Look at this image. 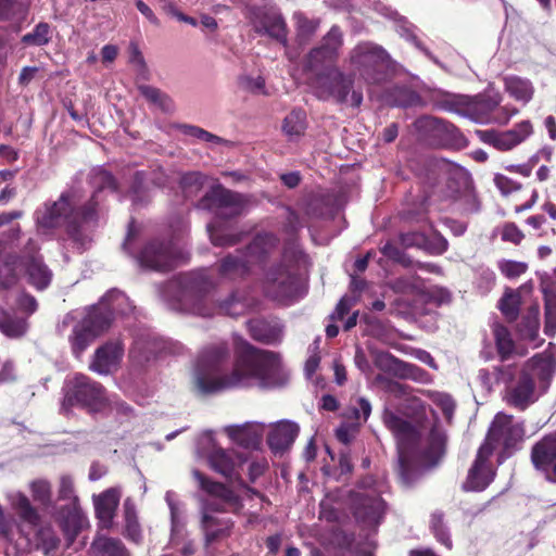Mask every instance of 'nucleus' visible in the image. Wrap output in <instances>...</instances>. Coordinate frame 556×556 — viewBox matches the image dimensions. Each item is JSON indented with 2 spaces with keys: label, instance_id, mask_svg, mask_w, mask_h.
<instances>
[{
  "label": "nucleus",
  "instance_id": "obj_1",
  "mask_svg": "<svg viewBox=\"0 0 556 556\" xmlns=\"http://www.w3.org/2000/svg\"><path fill=\"white\" fill-rule=\"evenodd\" d=\"M226 342L206 346L198 357L193 372L197 389L203 394L229 389L260 388L269 390L287 383L289 375L278 353L260 350L242 338L236 339L235 363L231 371L222 374L220 366L229 357Z\"/></svg>",
  "mask_w": 556,
  "mask_h": 556
},
{
  "label": "nucleus",
  "instance_id": "obj_2",
  "mask_svg": "<svg viewBox=\"0 0 556 556\" xmlns=\"http://www.w3.org/2000/svg\"><path fill=\"white\" fill-rule=\"evenodd\" d=\"M90 182L94 188V193L87 204L79 207V201L75 193H63L58 201L37 212L38 226L43 229L64 226L79 248L86 249L91 241L90 228L96 220L99 193L105 189L111 191L116 189L113 176L103 168L92 170Z\"/></svg>",
  "mask_w": 556,
  "mask_h": 556
},
{
  "label": "nucleus",
  "instance_id": "obj_3",
  "mask_svg": "<svg viewBox=\"0 0 556 556\" xmlns=\"http://www.w3.org/2000/svg\"><path fill=\"white\" fill-rule=\"evenodd\" d=\"M214 286L207 271L201 269L174 278L166 285L165 293L173 294L179 309L201 317H213L219 314L237 317L250 308L251 302L240 291L231 292L218 303L212 302L208 293Z\"/></svg>",
  "mask_w": 556,
  "mask_h": 556
},
{
  "label": "nucleus",
  "instance_id": "obj_4",
  "mask_svg": "<svg viewBox=\"0 0 556 556\" xmlns=\"http://www.w3.org/2000/svg\"><path fill=\"white\" fill-rule=\"evenodd\" d=\"M383 422L397 441L399 475L405 484L412 482L409 477V458L413 453H420L430 463H435L444 453L445 434L430 422L429 428L416 429L410 422L390 410L383 414Z\"/></svg>",
  "mask_w": 556,
  "mask_h": 556
},
{
  "label": "nucleus",
  "instance_id": "obj_5",
  "mask_svg": "<svg viewBox=\"0 0 556 556\" xmlns=\"http://www.w3.org/2000/svg\"><path fill=\"white\" fill-rule=\"evenodd\" d=\"M304 258L301 250L296 247L283 251L281 262L271 267L263 280L265 295L278 303L288 304L303 295L298 266Z\"/></svg>",
  "mask_w": 556,
  "mask_h": 556
},
{
  "label": "nucleus",
  "instance_id": "obj_6",
  "mask_svg": "<svg viewBox=\"0 0 556 556\" xmlns=\"http://www.w3.org/2000/svg\"><path fill=\"white\" fill-rule=\"evenodd\" d=\"M309 88L320 100H333L338 104L358 108L363 102V92L354 87L353 75L343 73L337 65H325L311 71Z\"/></svg>",
  "mask_w": 556,
  "mask_h": 556
},
{
  "label": "nucleus",
  "instance_id": "obj_7",
  "mask_svg": "<svg viewBox=\"0 0 556 556\" xmlns=\"http://www.w3.org/2000/svg\"><path fill=\"white\" fill-rule=\"evenodd\" d=\"M350 67L358 73L367 85H380L387 79V70L392 68L393 60L388 51L371 41L356 45L349 53Z\"/></svg>",
  "mask_w": 556,
  "mask_h": 556
},
{
  "label": "nucleus",
  "instance_id": "obj_8",
  "mask_svg": "<svg viewBox=\"0 0 556 556\" xmlns=\"http://www.w3.org/2000/svg\"><path fill=\"white\" fill-rule=\"evenodd\" d=\"M39 247L34 240H29L25 247L20 260L12 258L4 263L0 268V283L4 288L11 287L16 281V268H22L27 277V281L37 290L47 289L52 280V271L43 263L38 254Z\"/></svg>",
  "mask_w": 556,
  "mask_h": 556
},
{
  "label": "nucleus",
  "instance_id": "obj_9",
  "mask_svg": "<svg viewBox=\"0 0 556 556\" xmlns=\"http://www.w3.org/2000/svg\"><path fill=\"white\" fill-rule=\"evenodd\" d=\"M61 409L67 413L78 406L91 413H98L108 407L109 399L103 386L84 374L68 377L63 386Z\"/></svg>",
  "mask_w": 556,
  "mask_h": 556
},
{
  "label": "nucleus",
  "instance_id": "obj_10",
  "mask_svg": "<svg viewBox=\"0 0 556 556\" xmlns=\"http://www.w3.org/2000/svg\"><path fill=\"white\" fill-rule=\"evenodd\" d=\"M525 433L522 421L516 420L513 415L497 413L489 426V456L494 450H501L497 459L501 464L517 450Z\"/></svg>",
  "mask_w": 556,
  "mask_h": 556
},
{
  "label": "nucleus",
  "instance_id": "obj_11",
  "mask_svg": "<svg viewBox=\"0 0 556 556\" xmlns=\"http://www.w3.org/2000/svg\"><path fill=\"white\" fill-rule=\"evenodd\" d=\"M58 500L66 502L59 510V519L68 543H72L81 530L85 518L75 493L74 479L70 475L60 477Z\"/></svg>",
  "mask_w": 556,
  "mask_h": 556
},
{
  "label": "nucleus",
  "instance_id": "obj_12",
  "mask_svg": "<svg viewBox=\"0 0 556 556\" xmlns=\"http://www.w3.org/2000/svg\"><path fill=\"white\" fill-rule=\"evenodd\" d=\"M371 477L364 478L359 483V491L352 493V507L358 522L367 527L377 526L384 513V502L374 486Z\"/></svg>",
  "mask_w": 556,
  "mask_h": 556
},
{
  "label": "nucleus",
  "instance_id": "obj_13",
  "mask_svg": "<svg viewBox=\"0 0 556 556\" xmlns=\"http://www.w3.org/2000/svg\"><path fill=\"white\" fill-rule=\"evenodd\" d=\"M178 252L172 240L153 238L147 241L136 254L141 268L154 271H167L175 267Z\"/></svg>",
  "mask_w": 556,
  "mask_h": 556
},
{
  "label": "nucleus",
  "instance_id": "obj_14",
  "mask_svg": "<svg viewBox=\"0 0 556 556\" xmlns=\"http://www.w3.org/2000/svg\"><path fill=\"white\" fill-rule=\"evenodd\" d=\"M432 103L438 110L457 113L476 123H483L486 118V101L482 96L439 92L433 96Z\"/></svg>",
  "mask_w": 556,
  "mask_h": 556
},
{
  "label": "nucleus",
  "instance_id": "obj_15",
  "mask_svg": "<svg viewBox=\"0 0 556 556\" xmlns=\"http://www.w3.org/2000/svg\"><path fill=\"white\" fill-rule=\"evenodd\" d=\"M198 206L214 212L217 218L228 219L241 214L244 201L241 194L217 185L203 195Z\"/></svg>",
  "mask_w": 556,
  "mask_h": 556
},
{
  "label": "nucleus",
  "instance_id": "obj_16",
  "mask_svg": "<svg viewBox=\"0 0 556 556\" xmlns=\"http://www.w3.org/2000/svg\"><path fill=\"white\" fill-rule=\"evenodd\" d=\"M109 319L89 309L87 315L75 325L70 341L76 357H79L100 333L109 329Z\"/></svg>",
  "mask_w": 556,
  "mask_h": 556
},
{
  "label": "nucleus",
  "instance_id": "obj_17",
  "mask_svg": "<svg viewBox=\"0 0 556 556\" xmlns=\"http://www.w3.org/2000/svg\"><path fill=\"white\" fill-rule=\"evenodd\" d=\"M178 349L173 342L159 338L154 333L142 332L135 339L129 355L134 362L143 365L152 358L178 353Z\"/></svg>",
  "mask_w": 556,
  "mask_h": 556
},
{
  "label": "nucleus",
  "instance_id": "obj_18",
  "mask_svg": "<svg viewBox=\"0 0 556 556\" xmlns=\"http://www.w3.org/2000/svg\"><path fill=\"white\" fill-rule=\"evenodd\" d=\"M342 45L343 34L337 25H333L324 36L320 46L309 51L306 58V68L317 71L325 65H336L334 62Z\"/></svg>",
  "mask_w": 556,
  "mask_h": 556
},
{
  "label": "nucleus",
  "instance_id": "obj_19",
  "mask_svg": "<svg viewBox=\"0 0 556 556\" xmlns=\"http://www.w3.org/2000/svg\"><path fill=\"white\" fill-rule=\"evenodd\" d=\"M530 458L533 467L548 482L556 483V430L532 445Z\"/></svg>",
  "mask_w": 556,
  "mask_h": 556
},
{
  "label": "nucleus",
  "instance_id": "obj_20",
  "mask_svg": "<svg viewBox=\"0 0 556 556\" xmlns=\"http://www.w3.org/2000/svg\"><path fill=\"white\" fill-rule=\"evenodd\" d=\"M533 134V125L530 121H521L508 130L489 129V146L507 152L525 142Z\"/></svg>",
  "mask_w": 556,
  "mask_h": 556
},
{
  "label": "nucleus",
  "instance_id": "obj_21",
  "mask_svg": "<svg viewBox=\"0 0 556 556\" xmlns=\"http://www.w3.org/2000/svg\"><path fill=\"white\" fill-rule=\"evenodd\" d=\"M448 187L458 194L465 212L473 213L480 210L481 205L476 198L470 174L465 168L455 166L451 169Z\"/></svg>",
  "mask_w": 556,
  "mask_h": 556
},
{
  "label": "nucleus",
  "instance_id": "obj_22",
  "mask_svg": "<svg viewBox=\"0 0 556 556\" xmlns=\"http://www.w3.org/2000/svg\"><path fill=\"white\" fill-rule=\"evenodd\" d=\"M123 354L124 346L119 340L106 342L96 350L89 368L99 375H109L117 368Z\"/></svg>",
  "mask_w": 556,
  "mask_h": 556
},
{
  "label": "nucleus",
  "instance_id": "obj_23",
  "mask_svg": "<svg viewBox=\"0 0 556 556\" xmlns=\"http://www.w3.org/2000/svg\"><path fill=\"white\" fill-rule=\"evenodd\" d=\"M132 308L134 306L125 293L119 290L112 289L102 296L99 304L92 306L90 309L99 313L100 316L109 317L110 327L115 316L127 315L132 311Z\"/></svg>",
  "mask_w": 556,
  "mask_h": 556
},
{
  "label": "nucleus",
  "instance_id": "obj_24",
  "mask_svg": "<svg viewBox=\"0 0 556 556\" xmlns=\"http://www.w3.org/2000/svg\"><path fill=\"white\" fill-rule=\"evenodd\" d=\"M533 382L539 386L541 392H546L556 370L552 356L536 354L531 357L522 367Z\"/></svg>",
  "mask_w": 556,
  "mask_h": 556
},
{
  "label": "nucleus",
  "instance_id": "obj_25",
  "mask_svg": "<svg viewBox=\"0 0 556 556\" xmlns=\"http://www.w3.org/2000/svg\"><path fill=\"white\" fill-rule=\"evenodd\" d=\"M212 503H204L201 508V530L204 534V543L206 546L217 540H222L230 535L232 522L229 519H219L208 513V508L213 507Z\"/></svg>",
  "mask_w": 556,
  "mask_h": 556
},
{
  "label": "nucleus",
  "instance_id": "obj_26",
  "mask_svg": "<svg viewBox=\"0 0 556 556\" xmlns=\"http://www.w3.org/2000/svg\"><path fill=\"white\" fill-rule=\"evenodd\" d=\"M247 325L250 336L261 343L276 345L283 339V325L278 319L255 318Z\"/></svg>",
  "mask_w": 556,
  "mask_h": 556
},
{
  "label": "nucleus",
  "instance_id": "obj_27",
  "mask_svg": "<svg viewBox=\"0 0 556 556\" xmlns=\"http://www.w3.org/2000/svg\"><path fill=\"white\" fill-rule=\"evenodd\" d=\"M165 502L169 508L170 518V542L176 545L186 536L187 514L186 505L174 491H167Z\"/></svg>",
  "mask_w": 556,
  "mask_h": 556
},
{
  "label": "nucleus",
  "instance_id": "obj_28",
  "mask_svg": "<svg viewBox=\"0 0 556 556\" xmlns=\"http://www.w3.org/2000/svg\"><path fill=\"white\" fill-rule=\"evenodd\" d=\"M536 384L522 368L518 374L515 384L508 390V403L521 410L536 401Z\"/></svg>",
  "mask_w": 556,
  "mask_h": 556
},
{
  "label": "nucleus",
  "instance_id": "obj_29",
  "mask_svg": "<svg viewBox=\"0 0 556 556\" xmlns=\"http://www.w3.org/2000/svg\"><path fill=\"white\" fill-rule=\"evenodd\" d=\"M122 493L117 488H111L93 496L96 516L102 528L110 529L113 525Z\"/></svg>",
  "mask_w": 556,
  "mask_h": 556
},
{
  "label": "nucleus",
  "instance_id": "obj_30",
  "mask_svg": "<svg viewBox=\"0 0 556 556\" xmlns=\"http://www.w3.org/2000/svg\"><path fill=\"white\" fill-rule=\"evenodd\" d=\"M207 458L211 468L228 479H233L237 467L247 460L241 454L222 447H214Z\"/></svg>",
  "mask_w": 556,
  "mask_h": 556
},
{
  "label": "nucleus",
  "instance_id": "obj_31",
  "mask_svg": "<svg viewBox=\"0 0 556 556\" xmlns=\"http://www.w3.org/2000/svg\"><path fill=\"white\" fill-rule=\"evenodd\" d=\"M300 428L298 424L290 420H281L277 422L270 430L267 442L270 450L275 453H283L294 442L299 434Z\"/></svg>",
  "mask_w": 556,
  "mask_h": 556
},
{
  "label": "nucleus",
  "instance_id": "obj_32",
  "mask_svg": "<svg viewBox=\"0 0 556 556\" xmlns=\"http://www.w3.org/2000/svg\"><path fill=\"white\" fill-rule=\"evenodd\" d=\"M414 126L424 138L455 139L458 135V129L453 124L432 116L419 117Z\"/></svg>",
  "mask_w": 556,
  "mask_h": 556
},
{
  "label": "nucleus",
  "instance_id": "obj_33",
  "mask_svg": "<svg viewBox=\"0 0 556 556\" xmlns=\"http://www.w3.org/2000/svg\"><path fill=\"white\" fill-rule=\"evenodd\" d=\"M485 448H486V438L481 443L477 458L468 471L467 478L463 483L464 491H473L480 492L483 491L486 486V457H485Z\"/></svg>",
  "mask_w": 556,
  "mask_h": 556
},
{
  "label": "nucleus",
  "instance_id": "obj_34",
  "mask_svg": "<svg viewBox=\"0 0 556 556\" xmlns=\"http://www.w3.org/2000/svg\"><path fill=\"white\" fill-rule=\"evenodd\" d=\"M252 263L243 250H237L225 256L219 264L218 271L222 277L236 279L245 276L250 271Z\"/></svg>",
  "mask_w": 556,
  "mask_h": 556
},
{
  "label": "nucleus",
  "instance_id": "obj_35",
  "mask_svg": "<svg viewBox=\"0 0 556 556\" xmlns=\"http://www.w3.org/2000/svg\"><path fill=\"white\" fill-rule=\"evenodd\" d=\"M255 31L267 35L281 43L287 42L286 23L280 14L268 13L254 22Z\"/></svg>",
  "mask_w": 556,
  "mask_h": 556
},
{
  "label": "nucleus",
  "instance_id": "obj_36",
  "mask_svg": "<svg viewBox=\"0 0 556 556\" xmlns=\"http://www.w3.org/2000/svg\"><path fill=\"white\" fill-rule=\"evenodd\" d=\"M492 86L489 84V124L506 126L510 119L519 113L514 105H501L502 96L491 94Z\"/></svg>",
  "mask_w": 556,
  "mask_h": 556
},
{
  "label": "nucleus",
  "instance_id": "obj_37",
  "mask_svg": "<svg viewBox=\"0 0 556 556\" xmlns=\"http://www.w3.org/2000/svg\"><path fill=\"white\" fill-rule=\"evenodd\" d=\"M90 556H130L119 539L97 535L89 548Z\"/></svg>",
  "mask_w": 556,
  "mask_h": 556
},
{
  "label": "nucleus",
  "instance_id": "obj_38",
  "mask_svg": "<svg viewBox=\"0 0 556 556\" xmlns=\"http://www.w3.org/2000/svg\"><path fill=\"white\" fill-rule=\"evenodd\" d=\"M523 239V232L515 223L511 222H507L494 227L491 236L489 237L493 252L500 249V242H507L514 245H519Z\"/></svg>",
  "mask_w": 556,
  "mask_h": 556
},
{
  "label": "nucleus",
  "instance_id": "obj_39",
  "mask_svg": "<svg viewBox=\"0 0 556 556\" xmlns=\"http://www.w3.org/2000/svg\"><path fill=\"white\" fill-rule=\"evenodd\" d=\"M228 435L237 443L245 447H255L262 438L263 428L256 424L231 426L226 429Z\"/></svg>",
  "mask_w": 556,
  "mask_h": 556
},
{
  "label": "nucleus",
  "instance_id": "obj_40",
  "mask_svg": "<svg viewBox=\"0 0 556 556\" xmlns=\"http://www.w3.org/2000/svg\"><path fill=\"white\" fill-rule=\"evenodd\" d=\"M371 414L370 402L363 397H352L349 406L343 410V418L351 424V427L358 428L366 422Z\"/></svg>",
  "mask_w": 556,
  "mask_h": 556
},
{
  "label": "nucleus",
  "instance_id": "obj_41",
  "mask_svg": "<svg viewBox=\"0 0 556 556\" xmlns=\"http://www.w3.org/2000/svg\"><path fill=\"white\" fill-rule=\"evenodd\" d=\"M504 87L508 94L518 102L527 104L534 94V87L527 78L519 76H507L504 78Z\"/></svg>",
  "mask_w": 556,
  "mask_h": 556
},
{
  "label": "nucleus",
  "instance_id": "obj_42",
  "mask_svg": "<svg viewBox=\"0 0 556 556\" xmlns=\"http://www.w3.org/2000/svg\"><path fill=\"white\" fill-rule=\"evenodd\" d=\"M277 242L278 240L273 233L257 235L243 251L253 265L263 261L265 256L277 245Z\"/></svg>",
  "mask_w": 556,
  "mask_h": 556
},
{
  "label": "nucleus",
  "instance_id": "obj_43",
  "mask_svg": "<svg viewBox=\"0 0 556 556\" xmlns=\"http://www.w3.org/2000/svg\"><path fill=\"white\" fill-rule=\"evenodd\" d=\"M366 282L364 279L355 275H351L350 289L352 294L344 295L341 298V300L337 304L334 312L330 315V318L332 320L342 319L343 316L348 314L349 311L358 302L359 293L362 290H364Z\"/></svg>",
  "mask_w": 556,
  "mask_h": 556
},
{
  "label": "nucleus",
  "instance_id": "obj_44",
  "mask_svg": "<svg viewBox=\"0 0 556 556\" xmlns=\"http://www.w3.org/2000/svg\"><path fill=\"white\" fill-rule=\"evenodd\" d=\"M386 102L393 106L412 108L422 105L420 96L406 86H395L387 91Z\"/></svg>",
  "mask_w": 556,
  "mask_h": 556
},
{
  "label": "nucleus",
  "instance_id": "obj_45",
  "mask_svg": "<svg viewBox=\"0 0 556 556\" xmlns=\"http://www.w3.org/2000/svg\"><path fill=\"white\" fill-rule=\"evenodd\" d=\"M416 29H417L416 26L413 25L410 22H408L405 17L401 16L397 20H395L396 33L402 38H404L408 42L413 43L418 50H420L433 63L441 65L439 60L418 39V37L416 35Z\"/></svg>",
  "mask_w": 556,
  "mask_h": 556
},
{
  "label": "nucleus",
  "instance_id": "obj_46",
  "mask_svg": "<svg viewBox=\"0 0 556 556\" xmlns=\"http://www.w3.org/2000/svg\"><path fill=\"white\" fill-rule=\"evenodd\" d=\"M544 301V333L553 338L556 334V291L542 287Z\"/></svg>",
  "mask_w": 556,
  "mask_h": 556
},
{
  "label": "nucleus",
  "instance_id": "obj_47",
  "mask_svg": "<svg viewBox=\"0 0 556 556\" xmlns=\"http://www.w3.org/2000/svg\"><path fill=\"white\" fill-rule=\"evenodd\" d=\"M125 535L135 543L142 539L141 528L137 518V510L134 501L127 497L124 501Z\"/></svg>",
  "mask_w": 556,
  "mask_h": 556
},
{
  "label": "nucleus",
  "instance_id": "obj_48",
  "mask_svg": "<svg viewBox=\"0 0 556 556\" xmlns=\"http://www.w3.org/2000/svg\"><path fill=\"white\" fill-rule=\"evenodd\" d=\"M306 129V114L303 110H292L283 119L282 130L290 140L304 135Z\"/></svg>",
  "mask_w": 556,
  "mask_h": 556
},
{
  "label": "nucleus",
  "instance_id": "obj_49",
  "mask_svg": "<svg viewBox=\"0 0 556 556\" xmlns=\"http://www.w3.org/2000/svg\"><path fill=\"white\" fill-rule=\"evenodd\" d=\"M192 475L198 481L199 486L206 491L210 495L220 498L226 503H230L235 500L233 492L224 484L208 480L198 469L192 470Z\"/></svg>",
  "mask_w": 556,
  "mask_h": 556
},
{
  "label": "nucleus",
  "instance_id": "obj_50",
  "mask_svg": "<svg viewBox=\"0 0 556 556\" xmlns=\"http://www.w3.org/2000/svg\"><path fill=\"white\" fill-rule=\"evenodd\" d=\"M540 308L538 304L531 305L522 316L519 324L521 337L529 341H534L539 334L540 328Z\"/></svg>",
  "mask_w": 556,
  "mask_h": 556
},
{
  "label": "nucleus",
  "instance_id": "obj_51",
  "mask_svg": "<svg viewBox=\"0 0 556 556\" xmlns=\"http://www.w3.org/2000/svg\"><path fill=\"white\" fill-rule=\"evenodd\" d=\"M521 298L518 291L506 289L498 301L497 307L508 321H515L519 315Z\"/></svg>",
  "mask_w": 556,
  "mask_h": 556
},
{
  "label": "nucleus",
  "instance_id": "obj_52",
  "mask_svg": "<svg viewBox=\"0 0 556 556\" xmlns=\"http://www.w3.org/2000/svg\"><path fill=\"white\" fill-rule=\"evenodd\" d=\"M27 323L24 318L0 312V331L9 338H20L25 334Z\"/></svg>",
  "mask_w": 556,
  "mask_h": 556
},
{
  "label": "nucleus",
  "instance_id": "obj_53",
  "mask_svg": "<svg viewBox=\"0 0 556 556\" xmlns=\"http://www.w3.org/2000/svg\"><path fill=\"white\" fill-rule=\"evenodd\" d=\"M493 334L498 355L502 359L508 358L515 349V343L508 328L501 324H494Z\"/></svg>",
  "mask_w": 556,
  "mask_h": 556
},
{
  "label": "nucleus",
  "instance_id": "obj_54",
  "mask_svg": "<svg viewBox=\"0 0 556 556\" xmlns=\"http://www.w3.org/2000/svg\"><path fill=\"white\" fill-rule=\"evenodd\" d=\"M12 504L22 521L31 527L37 526L39 521V515L30 505L29 500L25 495L17 493L13 496Z\"/></svg>",
  "mask_w": 556,
  "mask_h": 556
},
{
  "label": "nucleus",
  "instance_id": "obj_55",
  "mask_svg": "<svg viewBox=\"0 0 556 556\" xmlns=\"http://www.w3.org/2000/svg\"><path fill=\"white\" fill-rule=\"evenodd\" d=\"M207 232L216 247H232L241 240V235L227 232L217 222L207 225Z\"/></svg>",
  "mask_w": 556,
  "mask_h": 556
},
{
  "label": "nucleus",
  "instance_id": "obj_56",
  "mask_svg": "<svg viewBox=\"0 0 556 556\" xmlns=\"http://www.w3.org/2000/svg\"><path fill=\"white\" fill-rule=\"evenodd\" d=\"M138 90L140 94L147 99V101L159 106L163 111L167 112L172 110V99L159 88L150 85H139Z\"/></svg>",
  "mask_w": 556,
  "mask_h": 556
},
{
  "label": "nucleus",
  "instance_id": "obj_57",
  "mask_svg": "<svg viewBox=\"0 0 556 556\" xmlns=\"http://www.w3.org/2000/svg\"><path fill=\"white\" fill-rule=\"evenodd\" d=\"M153 181L156 185H160L161 182H157L155 179H151L149 177V174L146 172H137L134 176L132 185L130 188V197L134 202V204H141L143 203L148 198V182Z\"/></svg>",
  "mask_w": 556,
  "mask_h": 556
},
{
  "label": "nucleus",
  "instance_id": "obj_58",
  "mask_svg": "<svg viewBox=\"0 0 556 556\" xmlns=\"http://www.w3.org/2000/svg\"><path fill=\"white\" fill-rule=\"evenodd\" d=\"M50 26L48 23H39L31 33L22 37V42L26 46L40 47L47 45L51 39Z\"/></svg>",
  "mask_w": 556,
  "mask_h": 556
},
{
  "label": "nucleus",
  "instance_id": "obj_59",
  "mask_svg": "<svg viewBox=\"0 0 556 556\" xmlns=\"http://www.w3.org/2000/svg\"><path fill=\"white\" fill-rule=\"evenodd\" d=\"M204 184V176L200 172L185 173L180 177V187L186 197H193L199 193Z\"/></svg>",
  "mask_w": 556,
  "mask_h": 556
},
{
  "label": "nucleus",
  "instance_id": "obj_60",
  "mask_svg": "<svg viewBox=\"0 0 556 556\" xmlns=\"http://www.w3.org/2000/svg\"><path fill=\"white\" fill-rule=\"evenodd\" d=\"M496 265L501 274L508 279H516L528 270V264L525 262L502 258Z\"/></svg>",
  "mask_w": 556,
  "mask_h": 556
},
{
  "label": "nucleus",
  "instance_id": "obj_61",
  "mask_svg": "<svg viewBox=\"0 0 556 556\" xmlns=\"http://www.w3.org/2000/svg\"><path fill=\"white\" fill-rule=\"evenodd\" d=\"M38 540L47 555L55 556L60 545V539L50 528H42L38 531Z\"/></svg>",
  "mask_w": 556,
  "mask_h": 556
},
{
  "label": "nucleus",
  "instance_id": "obj_62",
  "mask_svg": "<svg viewBox=\"0 0 556 556\" xmlns=\"http://www.w3.org/2000/svg\"><path fill=\"white\" fill-rule=\"evenodd\" d=\"M431 529L439 542L445 545L447 548L452 547V541L447 530L443 525V514L442 513H433L431 516Z\"/></svg>",
  "mask_w": 556,
  "mask_h": 556
},
{
  "label": "nucleus",
  "instance_id": "obj_63",
  "mask_svg": "<svg viewBox=\"0 0 556 556\" xmlns=\"http://www.w3.org/2000/svg\"><path fill=\"white\" fill-rule=\"evenodd\" d=\"M180 130L182 134L190 137H194L201 141L211 142L215 144H219L224 141L220 137L213 135L198 126L185 124L180 126Z\"/></svg>",
  "mask_w": 556,
  "mask_h": 556
},
{
  "label": "nucleus",
  "instance_id": "obj_64",
  "mask_svg": "<svg viewBox=\"0 0 556 556\" xmlns=\"http://www.w3.org/2000/svg\"><path fill=\"white\" fill-rule=\"evenodd\" d=\"M31 493L35 501L42 505H49L51 503V484L49 481L39 479L31 483Z\"/></svg>",
  "mask_w": 556,
  "mask_h": 556
}]
</instances>
